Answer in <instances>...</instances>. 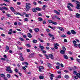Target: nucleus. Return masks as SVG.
I'll use <instances>...</instances> for the list:
<instances>
[{"mask_svg":"<svg viewBox=\"0 0 80 80\" xmlns=\"http://www.w3.org/2000/svg\"><path fill=\"white\" fill-rule=\"evenodd\" d=\"M48 67H49V68H52V66H51V65H50V63H48Z\"/></svg>","mask_w":80,"mask_h":80,"instance_id":"nucleus-25","label":"nucleus"},{"mask_svg":"<svg viewBox=\"0 0 80 80\" xmlns=\"http://www.w3.org/2000/svg\"><path fill=\"white\" fill-rule=\"evenodd\" d=\"M39 78L40 79L42 80V79H43V78H44V77L42 76H39Z\"/></svg>","mask_w":80,"mask_h":80,"instance_id":"nucleus-17","label":"nucleus"},{"mask_svg":"<svg viewBox=\"0 0 80 80\" xmlns=\"http://www.w3.org/2000/svg\"><path fill=\"white\" fill-rule=\"evenodd\" d=\"M62 49L64 51H65L66 50V48L64 47H62Z\"/></svg>","mask_w":80,"mask_h":80,"instance_id":"nucleus-42","label":"nucleus"},{"mask_svg":"<svg viewBox=\"0 0 80 80\" xmlns=\"http://www.w3.org/2000/svg\"><path fill=\"white\" fill-rule=\"evenodd\" d=\"M26 8L25 10L27 12H28L29 11V9L31 8L30 7V3H26Z\"/></svg>","mask_w":80,"mask_h":80,"instance_id":"nucleus-1","label":"nucleus"},{"mask_svg":"<svg viewBox=\"0 0 80 80\" xmlns=\"http://www.w3.org/2000/svg\"><path fill=\"white\" fill-rule=\"evenodd\" d=\"M25 64L26 65H28V63L27 62H25Z\"/></svg>","mask_w":80,"mask_h":80,"instance_id":"nucleus-50","label":"nucleus"},{"mask_svg":"<svg viewBox=\"0 0 80 80\" xmlns=\"http://www.w3.org/2000/svg\"><path fill=\"white\" fill-rule=\"evenodd\" d=\"M34 31L35 32H38L39 31V29L38 28H35L34 29Z\"/></svg>","mask_w":80,"mask_h":80,"instance_id":"nucleus-11","label":"nucleus"},{"mask_svg":"<svg viewBox=\"0 0 80 80\" xmlns=\"http://www.w3.org/2000/svg\"><path fill=\"white\" fill-rule=\"evenodd\" d=\"M4 79L5 80H8V78H7V77H4Z\"/></svg>","mask_w":80,"mask_h":80,"instance_id":"nucleus-64","label":"nucleus"},{"mask_svg":"<svg viewBox=\"0 0 80 80\" xmlns=\"http://www.w3.org/2000/svg\"><path fill=\"white\" fill-rule=\"evenodd\" d=\"M19 58L21 61H23V60H24V59L23 58L22 56H20L19 57Z\"/></svg>","mask_w":80,"mask_h":80,"instance_id":"nucleus-18","label":"nucleus"},{"mask_svg":"<svg viewBox=\"0 0 80 80\" xmlns=\"http://www.w3.org/2000/svg\"><path fill=\"white\" fill-rule=\"evenodd\" d=\"M67 34L68 35H70L71 34V32H70V31H68L67 32Z\"/></svg>","mask_w":80,"mask_h":80,"instance_id":"nucleus-49","label":"nucleus"},{"mask_svg":"<svg viewBox=\"0 0 80 80\" xmlns=\"http://www.w3.org/2000/svg\"><path fill=\"white\" fill-rule=\"evenodd\" d=\"M2 8L3 9H4V10H8V8H7L6 7H2Z\"/></svg>","mask_w":80,"mask_h":80,"instance_id":"nucleus-21","label":"nucleus"},{"mask_svg":"<svg viewBox=\"0 0 80 80\" xmlns=\"http://www.w3.org/2000/svg\"><path fill=\"white\" fill-rule=\"evenodd\" d=\"M61 37H62L63 38H65V37H66V36H65V35H62L61 36Z\"/></svg>","mask_w":80,"mask_h":80,"instance_id":"nucleus-43","label":"nucleus"},{"mask_svg":"<svg viewBox=\"0 0 80 80\" xmlns=\"http://www.w3.org/2000/svg\"><path fill=\"white\" fill-rule=\"evenodd\" d=\"M80 14L77 13H76V18H80Z\"/></svg>","mask_w":80,"mask_h":80,"instance_id":"nucleus-10","label":"nucleus"},{"mask_svg":"<svg viewBox=\"0 0 80 80\" xmlns=\"http://www.w3.org/2000/svg\"><path fill=\"white\" fill-rule=\"evenodd\" d=\"M18 25H23V24L22 23H21L20 22H18Z\"/></svg>","mask_w":80,"mask_h":80,"instance_id":"nucleus-38","label":"nucleus"},{"mask_svg":"<svg viewBox=\"0 0 80 80\" xmlns=\"http://www.w3.org/2000/svg\"><path fill=\"white\" fill-rule=\"evenodd\" d=\"M24 21L26 22H27L28 21V18H25L24 19Z\"/></svg>","mask_w":80,"mask_h":80,"instance_id":"nucleus-61","label":"nucleus"},{"mask_svg":"<svg viewBox=\"0 0 80 80\" xmlns=\"http://www.w3.org/2000/svg\"><path fill=\"white\" fill-rule=\"evenodd\" d=\"M52 23L53 25H57V23L55 22H52Z\"/></svg>","mask_w":80,"mask_h":80,"instance_id":"nucleus-30","label":"nucleus"},{"mask_svg":"<svg viewBox=\"0 0 80 80\" xmlns=\"http://www.w3.org/2000/svg\"><path fill=\"white\" fill-rule=\"evenodd\" d=\"M27 52H30V50L28 49H27Z\"/></svg>","mask_w":80,"mask_h":80,"instance_id":"nucleus-58","label":"nucleus"},{"mask_svg":"<svg viewBox=\"0 0 80 80\" xmlns=\"http://www.w3.org/2000/svg\"><path fill=\"white\" fill-rule=\"evenodd\" d=\"M54 13H56L57 14H58V15H60V12H58L56 10H54Z\"/></svg>","mask_w":80,"mask_h":80,"instance_id":"nucleus-12","label":"nucleus"},{"mask_svg":"<svg viewBox=\"0 0 80 80\" xmlns=\"http://www.w3.org/2000/svg\"><path fill=\"white\" fill-rule=\"evenodd\" d=\"M19 39H20V40H21L22 41H24V39H23V38H19Z\"/></svg>","mask_w":80,"mask_h":80,"instance_id":"nucleus-44","label":"nucleus"},{"mask_svg":"<svg viewBox=\"0 0 80 80\" xmlns=\"http://www.w3.org/2000/svg\"><path fill=\"white\" fill-rule=\"evenodd\" d=\"M72 77L73 78L74 80H77L78 79V77L77 76H73Z\"/></svg>","mask_w":80,"mask_h":80,"instance_id":"nucleus-19","label":"nucleus"},{"mask_svg":"<svg viewBox=\"0 0 80 80\" xmlns=\"http://www.w3.org/2000/svg\"><path fill=\"white\" fill-rule=\"evenodd\" d=\"M60 53H61V54H65V51L61 50L60 51Z\"/></svg>","mask_w":80,"mask_h":80,"instance_id":"nucleus-8","label":"nucleus"},{"mask_svg":"<svg viewBox=\"0 0 80 80\" xmlns=\"http://www.w3.org/2000/svg\"><path fill=\"white\" fill-rule=\"evenodd\" d=\"M71 32L72 33L73 35H75V34L77 33L76 32H75V30H71Z\"/></svg>","mask_w":80,"mask_h":80,"instance_id":"nucleus-4","label":"nucleus"},{"mask_svg":"<svg viewBox=\"0 0 80 80\" xmlns=\"http://www.w3.org/2000/svg\"><path fill=\"white\" fill-rule=\"evenodd\" d=\"M43 24L45 25L46 24V21L45 20L43 21Z\"/></svg>","mask_w":80,"mask_h":80,"instance_id":"nucleus-55","label":"nucleus"},{"mask_svg":"<svg viewBox=\"0 0 80 80\" xmlns=\"http://www.w3.org/2000/svg\"><path fill=\"white\" fill-rule=\"evenodd\" d=\"M68 5H70V6H71V7H73V5L71 3H68Z\"/></svg>","mask_w":80,"mask_h":80,"instance_id":"nucleus-22","label":"nucleus"},{"mask_svg":"<svg viewBox=\"0 0 80 80\" xmlns=\"http://www.w3.org/2000/svg\"><path fill=\"white\" fill-rule=\"evenodd\" d=\"M74 3H76V4H80V2L77 1H74Z\"/></svg>","mask_w":80,"mask_h":80,"instance_id":"nucleus-20","label":"nucleus"},{"mask_svg":"<svg viewBox=\"0 0 80 80\" xmlns=\"http://www.w3.org/2000/svg\"><path fill=\"white\" fill-rule=\"evenodd\" d=\"M76 8H77V9H78V10H80V7H79L77 6L76 7Z\"/></svg>","mask_w":80,"mask_h":80,"instance_id":"nucleus-57","label":"nucleus"},{"mask_svg":"<svg viewBox=\"0 0 80 80\" xmlns=\"http://www.w3.org/2000/svg\"><path fill=\"white\" fill-rule=\"evenodd\" d=\"M58 28L59 30H61V31H62V32H63V31H64V29L62 27H58Z\"/></svg>","mask_w":80,"mask_h":80,"instance_id":"nucleus-9","label":"nucleus"},{"mask_svg":"<svg viewBox=\"0 0 80 80\" xmlns=\"http://www.w3.org/2000/svg\"><path fill=\"white\" fill-rule=\"evenodd\" d=\"M32 42L33 43H37V40L35 39H33L32 40Z\"/></svg>","mask_w":80,"mask_h":80,"instance_id":"nucleus-13","label":"nucleus"},{"mask_svg":"<svg viewBox=\"0 0 80 80\" xmlns=\"http://www.w3.org/2000/svg\"><path fill=\"white\" fill-rule=\"evenodd\" d=\"M72 43L73 44H76V43H77V41L75 40H74L73 41Z\"/></svg>","mask_w":80,"mask_h":80,"instance_id":"nucleus-41","label":"nucleus"},{"mask_svg":"<svg viewBox=\"0 0 80 80\" xmlns=\"http://www.w3.org/2000/svg\"><path fill=\"white\" fill-rule=\"evenodd\" d=\"M29 31L30 33H32V30L29 29Z\"/></svg>","mask_w":80,"mask_h":80,"instance_id":"nucleus-56","label":"nucleus"},{"mask_svg":"<svg viewBox=\"0 0 80 80\" xmlns=\"http://www.w3.org/2000/svg\"><path fill=\"white\" fill-rule=\"evenodd\" d=\"M6 68V71H7V72H8L9 73H13V71L12 70V69L10 66L7 67Z\"/></svg>","mask_w":80,"mask_h":80,"instance_id":"nucleus-2","label":"nucleus"},{"mask_svg":"<svg viewBox=\"0 0 80 80\" xmlns=\"http://www.w3.org/2000/svg\"><path fill=\"white\" fill-rule=\"evenodd\" d=\"M48 35L50 37H53V35H52V34H51V33H49L48 34Z\"/></svg>","mask_w":80,"mask_h":80,"instance_id":"nucleus-36","label":"nucleus"},{"mask_svg":"<svg viewBox=\"0 0 80 80\" xmlns=\"http://www.w3.org/2000/svg\"><path fill=\"white\" fill-rule=\"evenodd\" d=\"M39 48H41V49H44L45 48V47L42 46H39Z\"/></svg>","mask_w":80,"mask_h":80,"instance_id":"nucleus-26","label":"nucleus"},{"mask_svg":"<svg viewBox=\"0 0 80 80\" xmlns=\"http://www.w3.org/2000/svg\"><path fill=\"white\" fill-rule=\"evenodd\" d=\"M0 76L1 77H2L3 78H5V75L3 74H1L0 75Z\"/></svg>","mask_w":80,"mask_h":80,"instance_id":"nucleus-14","label":"nucleus"},{"mask_svg":"<svg viewBox=\"0 0 80 80\" xmlns=\"http://www.w3.org/2000/svg\"><path fill=\"white\" fill-rule=\"evenodd\" d=\"M76 75L77 77H78V78H80V73H78Z\"/></svg>","mask_w":80,"mask_h":80,"instance_id":"nucleus-27","label":"nucleus"},{"mask_svg":"<svg viewBox=\"0 0 80 80\" xmlns=\"http://www.w3.org/2000/svg\"><path fill=\"white\" fill-rule=\"evenodd\" d=\"M26 46H27V47H31L30 45L29 44H26Z\"/></svg>","mask_w":80,"mask_h":80,"instance_id":"nucleus-47","label":"nucleus"},{"mask_svg":"<svg viewBox=\"0 0 80 80\" xmlns=\"http://www.w3.org/2000/svg\"><path fill=\"white\" fill-rule=\"evenodd\" d=\"M44 55H45V57H46L47 58V59H48L49 56L48 55H47V54H45Z\"/></svg>","mask_w":80,"mask_h":80,"instance_id":"nucleus-29","label":"nucleus"},{"mask_svg":"<svg viewBox=\"0 0 80 80\" xmlns=\"http://www.w3.org/2000/svg\"><path fill=\"white\" fill-rule=\"evenodd\" d=\"M14 13V14H15V15H17V13L18 12H15L14 11V12H13Z\"/></svg>","mask_w":80,"mask_h":80,"instance_id":"nucleus-60","label":"nucleus"},{"mask_svg":"<svg viewBox=\"0 0 80 80\" xmlns=\"http://www.w3.org/2000/svg\"><path fill=\"white\" fill-rule=\"evenodd\" d=\"M19 55H21V56H22L23 55V54L21 52H20L18 54Z\"/></svg>","mask_w":80,"mask_h":80,"instance_id":"nucleus-53","label":"nucleus"},{"mask_svg":"<svg viewBox=\"0 0 80 80\" xmlns=\"http://www.w3.org/2000/svg\"><path fill=\"white\" fill-rule=\"evenodd\" d=\"M39 69H44V68L43 66H40L39 67Z\"/></svg>","mask_w":80,"mask_h":80,"instance_id":"nucleus-35","label":"nucleus"},{"mask_svg":"<svg viewBox=\"0 0 80 80\" xmlns=\"http://www.w3.org/2000/svg\"><path fill=\"white\" fill-rule=\"evenodd\" d=\"M53 21H52V20H48V22L49 23H52V22Z\"/></svg>","mask_w":80,"mask_h":80,"instance_id":"nucleus-32","label":"nucleus"},{"mask_svg":"<svg viewBox=\"0 0 80 80\" xmlns=\"http://www.w3.org/2000/svg\"><path fill=\"white\" fill-rule=\"evenodd\" d=\"M1 35L2 36V37H5V35L4 34H1Z\"/></svg>","mask_w":80,"mask_h":80,"instance_id":"nucleus-63","label":"nucleus"},{"mask_svg":"<svg viewBox=\"0 0 80 80\" xmlns=\"http://www.w3.org/2000/svg\"><path fill=\"white\" fill-rule=\"evenodd\" d=\"M58 73V74H59V75H61L62 74V73L60 71H57Z\"/></svg>","mask_w":80,"mask_h":80,"instance_id":"nucleus-39","label":"nucleus"},{"mask_svg":"<svg viewBox=\"0 0 80 80\" xmlns=\"http://www.w3.org/2000/svg\"><path fill=\"white\" fill-rule=\"evenodd\" d=\"M33 57H34V53H32L31 54L29 55V58H31Z\"/></svg>","mask_w":80,"mask_h":80,"instance_id":"nucleus-5","label":"nucleus"},{"mask_svg":"<svg viewBox=\"0 0 80 80\" xmlns=\"http://www.w3.org/2000/svg\"><path fill=\"white\" fill-rule=\"evenodd\" d=\"M6 15L8 17H11V14H10L8 13Z\"/></svg>","mask_w":80,"mask_h":80,"instance_id":"nucleus-34","label":"nucleus"},{"mask_svg":"<svg viewBox=\"0 0 80 80\" xmlns=\"http://www.w3.org/2000/svg\"><path fill=\"white\" fill-rule=\"evenodd\" d=\"M76 61H77L78 62H79V63H80V59L77 58L76 59Z\"/></svg>","mask_w":80,"mask_h":80,"instance_id":"nucleus-40","label":"nucleus"},{"mask_svg":"<svg viewBox=\"0 0 80 80\" xmlns=\"http://www.w3.org/2000/svg\"><path fill=\"white\" fill-rule=\"evenodd\" d=\"M28 37L29 38H31V37H32V36L31 35V34H30V33H28Z\"/></svg>","mask_w":80,"mask_h":80,"instance_id":"nucleus-7","label":"nucleus"},{"mask_svg":"<svg viewBox=\"0 0 80 80\" xmlns=\"http://www.w3.org/2000/svg\"><path fill=\"white\" fill-rule=\"evenodd\" d=\"M6 49L7 50H8L10 49L9 48V47L8 46H7L6 47Z\"/></svg>","mask_w":80,"mask_h":80,"instance_id":"nucleus-33","label":"nucleus"},{"mask_svg":"<svg viewBox=\"0 0 80 80\" xmlns=\"http://www.w3.org/2000/svg\"><path fill=\"white\" fill-rule=\"evenodd\" d=\"M38 16H40V17H42V14H41L40 13H38Z\"/></svg>","mask_w":80,"mask_h":80,"instance_id":"nucleus-54","label":"nucleus"},{"mask_svg":"<svg viewBox=\"0 0 80 80\" xmlns=\"http://www.w3.org/2000/svg\"><path fill=\"white\" fill-rule=\"evenodd\" d=\"M7 77H8V78H10V77H11V76L9 74H8L7 75Z\"/></svg>","mask_w":80,"mask_h":80,"instance_id":"nucleus-37","label":"nucleus"},{"mask_svg":"<svg viewBox=\"0 0 80 80\" xmlns=\"http://www.w3.org/2000/svg\"><path fill=\"white\" fill-rule=\"evenodd\" d=\"M32 11L33 12H37V10L36 8H33L32 9Z\"/></svg>","mask_w":80,"mask_h":80,"instance_id":"nucleus-16","label":"nucleus"},{"mask_svg":"<svg viewBox=\"0 0 80 80\" xmlns=\"http://www.w3.org/2000/svg\"><path fill=\"white\" fill-rule=\"evenodd\" d=\"M49 58L51 59H53V54H50L49 55Z\"/></svg>","mask_w":80,"mask_h":80,"instance_id":"nucleus-3","label":"nucleus"},{"mask_svg":"<svg viewBox=\"0 0 80 80\" xmlns=\"http://www.w3.org/2000/svg\"><path fill=\"white\" fill-rule=\"evenodd\" d=\"M64 57L65 59H68V58L67 57V56L66 55H65L63 56Z\"/></svg>","mask_w":80,"mask_h":80,"instance_id":"nucleus-24","label":"nucleus"},{"mask_svg":"<svg viewBox=\"0 0 80 80\" xmlns=\"http://www.w3.org/2000/svg\"><path fill=\"white\" fill-rule=\"evenodd\" d=\"M38 20H39V22H42V21H43V19L41 17L38 18Z\"/></svg>","mask_w":80,"mask_h":80,"instance_id":"nucleus-15","label":"nucleus"},{"mask_svg":"<svg viewBox=\"0 0 80 80\" xmlns=\"http://www.w3.org/2000/svg\"><path fill=\"white\" fill-rule=\"evenodd\" d=\"M10 8L12 12H15V9H14V8H13V7H10Z\"/></svg>","mask_w":80,"mask_h":80,"instance_id":"nucleus-6","label":"nucleus"},{"mask_svg":"<svg viewBox=\"0 0 80 80\" xmlns=\"http://www.w3.org/2000/svg\"><path fill=\"white\" fill-rule=\"evenodd\" d=\"M14 71H15V72H18V69H17V68L15 69Z\"/></svg>","mask_w":80,"mask_h":80,"instance_id":"nucleus-51","label":"nucleus"},{"mask_svg":"<svg viewBox=\"0 0 80 80\" xmlns=\"http://www.w3.org/2000/svg\"><path fill=\"white\" fill-rule=\"evenodd\" d=\"M8 33L9 35H12V32H8Z\"/></svg>","mask_w":80,"mask_h":80,"instance_id":"nucleus-62","label":"nucleus"},{"mask_svg":"<svg viewBox=\"0 0 80 80\" xmlns=\"http://www.w3.org/2000/svg\"><path fill=\"white\" fill-rule=\"evenodd\" d=\"M56 78H61V75H59L58 76L56 77Z\"/></svg>","mask_w":80,"mask_h":80,"instance_id":"nucleus-31","label":"nucleus"},{"mask_svg":"<svg viewBox=\"0 0 80 80\" xmlns=\"http://www.w3.org/2000/svg\"><path fill=\"white\" fill-rule=\"evenodd\" d=\"M64 78H66L67 79H68V78H69V76H68V75H66L64 76Z\"/></svg>","mask_w":80,"mask_h":80,"instance_id":"nucleus-23","label":"nucleus"},{"mask_svg":"<svg viewBox=\"0 0 80 80\" xmlns=\"http://www.w3.org/2000/svg\"><path fill=\"white\" fill-rule=\"evenodd\" d=\"M5 2H9V0H4Z\"/></svg>","mask_w":80,"mask_h":80,"instance_id":"nucleus-59","label":"nucleus"},{"mask_svg":"<svg viewBox=\"0 0 80 80\" xmlns=\"http://www.w3.org/2000/svg\"><path fill=\"white\" fill-rule=\"evenodd\" d=\"M54 48H55V49H58V47L57 46H55V45H54Z\"/></svg>","mask_w":80,"mask_h":80,"instance_id":"nucleus-48","label":"nucleus"},{"mask_svg":"<svg viewBox=\"0 0 80 80\" xmlns=\"http://www.w3.org/2000/svg\"><path fill=\"white\" fill-rule=\"evenodd\" d=\"M25 17H29V15L28 14H26Z\"/></svg>","mask_w":80,"mask_h":80,"instance_id":"nucleus-52","label":"nucleus"},{"mask_svg":"<svg viewBox=\"0 0 80 80\" xmlns=\"http://www.w3.org/2000/svg\"><path fill=\"white\" fill-rule=\"evenodd\" d=\"M46 6L45 5H44L42 7V9L43 10H45V8L46 7Z\"/></svg>","mask_w":80,"mask_h":80,"instance_id":"nucleus-46","label":"nucleus"},{"mask_svg":"<svg viewBox=\"0 0 80 80\" xmlns=\"http://www.w3.org/2000/svg\"><path fill=\"white\" fill-rule=\"evenodd\" d=\"M36 10H38V11H40L41 10V9L39 8H36Z\"/></svg>","mask_w":80,"mask_h":80,"instance_id":"nucleus-28","label":"nucleus"},{"mask_svg":"<svg viewBox=\"0 0 80 80\" xmlns=\"http://www.w3.org/2000/svg\"><path fill=\"white\" fill-rule=\"evenodd\" d=\"M73 73L74 75H77V71H74L73 72Z\"/></svg>","mask_w":80,"mask_h":80,"instance_id":"nucleus-45","label":"nucleus"}]
</instances>
